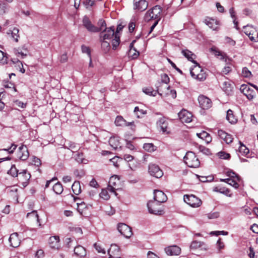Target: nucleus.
<instances>
[{"label":"nucleus","mask_w":258,"mask_h":258,"mask_svg":"<svg viewBox=\"0 0 258 258\" xmlns=\"http://www.w3.org/2000/svg\"><path fill=\"white\" fill-rule=\"evenodd\" d=\"M120 43V39L119 36L118 34H115L114 38L112 40V49L115 50L116 49L117 47L119 45Z\"/></svg>","instance_id":"49530a36"},{"label":"nucleus","mask_w":258,"mask_h":258,"mask_svg":"<svg viewBox=\"0 0 258 258\" xmlns=\"http://www.w3.org/2000/svg\"><path fill=\"white\" fill-rule=\"evenodd\" d=\"M13 52L17 57L23 58L27 56L28 49L26 45L13 49Z\"/></svg>","instance_id":"6ab92c4d"},{"label":"nucleus","mask_w":258,"mask_h":258,"mask_svg":"<svg viewBox=\"0 0 258 258\" xmlns=\"http://www.w3.org/2000/svg\"><path fill=\"white\" fill-rule=\"evenodd\" d=\"M31 163L32 164H34V165H35L37 167H39L41 164L40 159L36 157H33L32 158Z\"/></svg>","instance_id":"0e129e2a"},{"label":"nucleus","mask_w":258,"mask_h":258,"mask_svg":"<svg viewBox=\"0 0 258 258\" xmlns=\"http://www.w3.org/2000/svg\"><path fill=\"white\" fill-rule=\"evenodd\" d=\"M132 163L128 164V167L131 170L135 171L140 166V163L138 161L133 160Z\"/></svg>","instance_id":"864d4df0"},{"label":"nucleus","mask_w":258,"mask_h":258,"mask_svg":"<svg viewBox=\"0 0 258 258\" xmlns=\"http://www.w3.org/2000/svg\"><path fill=\"white\" fill-rule=\"evenodd\" d=\"M222 88L226 93L229 94L232 90L231 82L229 81L223 82L222 85Z\"/></svg>","instance_id":"c9c22d12"},{"label":"nucleus","mask_w":258,"mask_h":258,"mask_svg":"<svg viewBox=\"0 0 258 258\" xmlns=\"http://www.w3.org/2000/svg\"><path fill=\"white\" fill-rule=\"evenodd\" d=\"M11 61H12V62L13 64H15L16 63V64H17L18 65V66L20 69V71L22 73H25V69L24 68H22L23 67V64H22L21 61H20L18 59H11Z\"/></svg>","instance_id":"5fc2aeb1"},{"label":"nucleus","mask_w":258,"mask_h":258,"mask_svg":"<svg viewBox=\"0 0 258 258\" xmlns=\"http://www.w3.org/2000/svg\"><path fill=\"white\" fill-rule=\"evenodd\" d=\"M143 91L146 94L152 96H155L158 93L157 90H154L151 87L144 88L143 89Z\"/></svg>","instance_id":"58836bf2"},{"label":"nucleus","mask_w":258,"mask_h":258,"mask_svg":"<svg viewBox=\"0 0 258 258\" xmlns=\"http://www.w3.org/2000/svg\"><path fill=\"white\" fill-rule=\"evenodd\" d=\"M181 53L189 61L192 62L194 63L197 62L194 60L196 58V55L191 51L187 49H183Z\"/></svg>","instance_id":"c85d7f7f"},{"label":"nucleus","mask_w":258,"mask_h":258,"mask_svg":"<svg viewBox=\"0 0 258 258\" xmlns=\"http://www.w3.org/2000/svg\"><path fill=\"white\" fill-rule=\"evenodd\" d=\"M226 119L231 124H234L237 122V119L233 114L232 110L229 109L227 111Z\"/></svg>","instance_id":"473e14b6"},{"label":"nucleus","mask_w":258,"mask_h":258,"mask_svg":"<svg viewBox=\"0 0 258 258\" xmlns=\"http://www.w3.org/2000/svg\"><path fill=\"white\" fill-rule=\"evenodd\" d=\"M197 136L205 141L207 144L210 143L212 141V138L210 134L205 131H202L200 133H197Z\"/></svg>","instance_id":"7c9ffc66"},{"label":"nucleus","mask_w":258,"mask_h":258,"mask_svg":"<svg viewBox=\"0 0 258 258\" xmlns=\"http://www.w3.org/2000/svg\"><path fill=\"white\" fill-rule=\"evenodd\" d=\"M148 3L145 0H134V9L142 12L145 11L148 8Z\"/></svg>","instance_id":"2eb2a0df"},{"label":"nucleus","mask_w":258,"mask_h":258,"mask_svg":"<svg viewBox=\"0 0 258 258\" xmlns=\"http://www.w3.org/2000/svg\"><path fill=\"white\" fill-rule=\"evenodd\" d=\"M68 55H67V53L66 52H64V53L60 55L59 57V61L61 63L66 62L68 61Z\"/></svg>","instance_id":"338daca9"},{"label":"nucleus","mask_w":258,"mask_h":258,"mask_svg":"<svg viewBox=\"0 0 258 258\" xmlns=\"http://www.w3.org/2000/svg\"><path fill=\"white\" fill-rule=\"evenodd\" d=\"M214 190L220 193L224 194L229 197L231 196V195L229 194L230 190L228 188L225 187H216Z\"/></svg>","instance_id":"de8ad7c7"},{"label":"nucleus","mask_w":258,"mask_h":258,"mask_svg":"<svg viewBox=\"0 0 258 258\" xmlns=\"http://www.w3.org/2000/svg\"><path fill=\"white\" fill-rule=\"evenodd\" d=\"M204 245V243L201 241H198L197 240L194 241L191 243L190 247L191 249H198L200 247H201L203 245Z\"/></svg>","instance_id":"8fccbe9b"},{"label":"nucleus","mask_w":258,"mask_h":258,"mask_svg":"<svg viewBox=\"0 0 258 258\" xmlns=\"http://www.w3.org/2000/svg\"><path fill=\"white\" fill-rule=\"evenodd\" d=\"M218 135L227 144H230L233 141L232 136L222 130H218Z\"/></svg>","instance_id":"5701e85b"},{"label":"nucleus","mask_w":258,"mask_h":258,"mask_svg":"<svg viewBox=\"0 0 258 258\" xmlns=\"http://www.w3.org/2000/svg\"><path fill=\"white\" fill-rule=\"evenodd\" d=\"M134 112L135 113L138 118L142 117L143 115L147 113V111L144 109H140L138 106L135 107L134 109Z\"/></svg>","instance_id":"a19ab883"},{"label":"nucleus","mask_w":258,"mask_h":258,"mask_svg":"<svg viewBox=\"0 0 258 258\" xmlns=\"http://www.w3.org/2000/svg\"><path fill=\"white\" fill-rule=\"evenodd\" d=\"M19 179L23 182H26L30 178L31 175L26 170H23L18 175Z\"/></svg>","instance_id":"c756f323"},{"label":"nucleus","mask_w":258,"mask_h":258,"mask_svg":"<svg viewBox=\"0 0 258 258\" xmlns=\"http://www.w3.org/2000/svg\"><path fill=\"white\" fill-rule=\"evenodd\" d=\"M240 90L249 100H252L256 96L255 92L250 87L249 85H241Z\"/></svg>","instance_id":"6e6552de"},{"label":"nucleus","mask_w":258,"mask_h":258,"mask_svg":"<svg viewBox=\"0 0 258 258\" xmlns=\"http://www.w3.org/2000/svg\"><path fill=\"white\" fill-rule=\"evenodd\" d=\"M156 125L157 128L163 133L168 132V122L166 117L163 116L159 118L156 122Z\"/></svg>","instance_id":"4468645a"},{"label":"nucleus","mask_w":258,"mask_h":258,"mask_svg":"<svg viewBox=\"0 0 258 258\" xmlns=\"http://www.w3.org/2000/svg\"><path fill=\"white\" fill-rule=\"evenodd\" d=\"M115 34L113 27L105 28L100 34V39L101 40L103 39L105 40H110L112 37H114Z\"/></svg>","instance_id":"ddd939ff"},{"label":"nucleus","mask_w":258,"mask_h":258,"mask_svg":"<svg viewBox=\"0 0 258 258\" xmlns=\"http://www.w3.org/2000/svg\"><path fill=\"white\" fill-rule=\"evenodd\" d=\"M139 52L135 48H131L128 51V55L132 59L137 58L139 55Z\"/></svg>","instance_id":"09e8293b"},{"label":"nucleus","mask_w":258,"mask_h":258,"mask_svg":"<svg viewBox=\"0 0 258 258\" xmlns=\"http://www.w3.org/2000/svg\"><path fill=\"white\" fill-rule=\"evenodd\" d=\"M120 184V180L117 175L112 176L109 179L108 189L111 192H113L116 195L115 190L119 189L118 185Z\"/></svg>","instance_id":"0eeeda50"},{"label":"nucleus","mask_w":258,"mask_h":258,"mask_svg":"<svg viewBox=\"0 0 258 258\" xmlns=\"http://www.w3.org/2000/svg\"><path fill=\"white\" fill-rule=\"evenodd\" d=\"M161 80L162 84H168L169 82V78L166 74H164L161 75Z\"/></svg>","instance_id":"774afa93"},{"label":"nucleus","mask_w":258,"mask_h":258,"mask_svg":"<svg viewBox=\"0 0 258 258\" xmlns=\"http://www.w3.org/2000/svg\"><path fill=\"white\" fill-rule=\"evenodd\" d=\"M242 75L245 78H250L251 77L252 74L251 72L246 67H244L242 69Z\"/></svg>","instance_id":"13d9d810"},{"label":"nucleus","mask_w":258,"mask_h":258,"mask_svg":"<svg viewBox=\"0 0 258 258\" xmlns=\"http://www.w3.org/2000/svg\"><path fill=\"white\" fill-rule=\"evenodd\" d=\"M115 124L116 126H130L133 125L134 123V121L127 122L121 116H117L115 120Z\"/></svg>","instance_id":"bb28decb"},{"label":"nucleus","mask_w":258,"mask_h":258,"mask_svg":"<svg viewBox=\"0 0 258 258\" xmlns=\"http://www.w3.org/2000/svg\"><path fill=\"white\" fill-rule=\"evenodd\" d=\"M74 253L78 257H83L86 255V251L84 247L81 245H78L75 247Z\"/></svg>","instance_id":"cd10ccee"},{"label":"nucleus","mask_w":258,"mask_h":258,"mask_svg":"<svg viewBox=\"0 0 258 258\" xmlns=\"http://www.w3.org/2000/svg\"><path fill=\"white\" fill-rule=\"evenodd\" d=\"M218 156L220 158L223 159H228L230 158V154L228 153H226L224 152H220L218 153Z\"/></svg>","instance_id":"69168bd1"},{"label":"nucleus","mask_w":258,"mask_h":258,"mask_svg":"<svg viewBox=\"0 0 258 258\" xmlns=\"http://www.w3.org/2000/svg\"><path fill=\"white\" fill-rule=\"evenodd\" d=\"M240 180V177H235V178H229L228 184L232 186L235 188L239 187L238 182Z\"/></svg>","instance_id":"e433bc0d"},{"label":"nucleus","mask_w":258,"mask_h":258,"mask_svg":"<svg viewBox=\"0 0 258 258\" xmlns=\"http://www.w3.org/2000/svg\"><path fill=\"white\" fill-rule=\"evenodd\" d=\"M243 31L251 41L255 42L258 41V31L252 25H247L244 26Z\"/></svg>","instance_id":"20e7f679"},{"label":"nucleus","mask_w":258,"mask_h":258,"mask_svg":"<svg viewBox=\"0 0 258 258\" xmlns=\"http://www.w3.org/2000/svg\"><path fill=\"white\" fill-rule=\"evenodd\" d=\"M147 206L149 212L151 214L160 215L163 213L161 203L154 201H151L148 203Z\"/></svg>","instance_id":"39448f33"},{"label":"nucleus","mask_w":258,"mask_h":258,"mask_svg":"<svg viewBox=\"0 0 258 258\" xmlns=\"http://www.w3.org/2000/svg\"><path fill=\"white\" fill-rule=\"evenodd\" d=\"M230 15H231V17L233 19V23L234 24V25H235V28L236 29H238V22L237 21H236V19H235V12L234 11V10L233 8H231L230 9Z\"/></svg>","instance_id":"680f3d73"},{"label":"nucleus","mask_w":258,"mask_h":258,"mask_svg":"<svg viewBox=\"0 0 258 258\" xmlns=\"http://www.w3.org/2000/svg\"><path fill=\"white\" fill-rule=\"evenodd\" d=\"M17 156L19 158L23 161H25L29 157V153L26 146L22 145L19 148L17 153Z\"/></svg>","instance_id":"dca6fc26"},{"label":"nucleus","mask_w":258,"mask_h":258,"mask_svg":"<svg viewBox=\"0 0 258 258\" xmlns=\"http://www.w3.org/2000/svg\"><path fill=\"white\" fill-rule=\"evenodd\" d=\"M149 172L150 175L156 178H160L163 173L159 166L155 164H150L149 165Z\"/></svg>","instance_id":"9d476101"},{"label":"nucleus","mask_w":258,"mask_h":258,"mask_svg":"<svg viewBox=\"0 0 258 258\" xmlns=\"http://www.w3.org/2000/svg\"><path fill=\"white\" fill-rule=\"evenodd\" d=\"M108 191L109 190L108 189V187L106 189H103L101 190V192L100 193V197L104 200H108L110 198V196L108 194Z\"/></svg>","instance_id":"37998d69"},{"label":"nucleus","mask_w":258,"mask_h":258,"mask_svg":"<svg viewBox=\"0 0 258 258\" xmlns=\"http://www.w3.org/2000/svg\"><path fill=\"white\" fill-rule=\"evenodd\" d=\"M205 23L213 30L217 31L219 29V22L215 19L207 18L205 20Z\"/></svg>","instance_id":"412c9836"},{"label":"nucleus","mask_w":258,"mask_h":258,"mask_svg":"<svg viewBox=\"0 0 258 258\" xmlns=\"http://www.w3.org/2000/svg\"><path fill=\"white\" fill-rule=\"evenodd\" d=\"M3 86L6 88H13L15 92L17 91L14 84L8 81H4L3 82Z\"/></svg>","instance_id":"6e6d98bb"},{"label":"nucleus","mask_w":258,"mask_h":258,"mask_svg":"<svg viewBox=\"0 0 258 258\" xmlns=\"http://www.w3.org/2000/svg\"><path fill=\"white\" fill-rule=\"evenodd\" d=\"M178 117L182 122L189 123L192 121V114L185 109H182L178 113Z\"/></svg>","instance_id":"9b49d317"},{"label":"nucleus","mask_w":258,"mask_h":258,"mask_svg":"<svg viewBox=\"0 0 258 258\" xmlns=\"http://www.w3.org/2000/svg\"><path fill=\"white\" fill-rule=\"evenodd\" d=\"M101 48L104 53H107L110 49V43L107 41L102 39L101 40Z\"/></svg>","instance_id":"ea45409f"},{"label":"nucleus","mask_w":258,"mask_h":258,"mask_svg":"<svg viewBox=\"0 0 258 258\" xmlns=\"http://www.w3.org/2000/svg\"><path fill=\"white\" fill-rule=\"evenodd\" d=\"M240 146L239 147V153L243 156L247 155L249 152V149L241 142H239Z\"/></svg>","instance_id":"4c0bfd02"},{"label":"nucleus","mask_w":258,"mask_h":258,"mask_svg":"<svg viewBox=\"0 0 258 258\" xmlns=\"http://www.w3.org/2000/svg\"><path fill=\"white\" fill-rule=\"evenodd\" d=\"M167 199L166 195L161 190H155L154 192V201L159 203L165 202Z\"/></svg>","instance_id":"f3484780"},{"label":"nucleus","mask_w":258,"mask_h":258,"mask_svg":"<svg viewBox=\"0 0 258 258\" xmlns=\"http://www.w3.org/2000/svg\"><path fill=\"white\" fill-rule=\"evenodd\" d=\"M18 171L16 166L13 165L12 166L11 169L8 171V173L11 175L13 177L18 176L19 173Z\"/></svg>","instance_id":"603ef678"},{"label":"nucleus","mask_w":258,"mask_h":258,"mask_svg":"<svg viewBox=\"0 0 258 258\" xmlns=\"http://www.w3.org/2000/svg\"><path fill=\"white\" fill-rule=\"evenodd\" d=\"M0 62L2 63H7L8 62V57L6 55V54L1 50H0Z\"/></svg>","instance_id":"052dcab7"},{"label":"nucleus","mask_w":258,"mask_h":258,"mask_svg":"<svg viewBox=\"0 0 258 258\" xmlns=\"http://www.w3.org/2000/svg\"><path fill=\"white\" fill-rule=\"evenodd\" d=\"M9 241L10 245L13 247H18L21 243V240L19 238L18 234L17 232L11 234Z\"/></svg>","instance_id":"aec40b11"},{"label":"nucleus","mask_w":258,"mask_h":258,"mask_svg":"<svg viewBox=\"0 0 258 258\" xmlns=\"http://www.w3.org/2000/svg\"><path fill=\"white\" fill-rule=\"evenodd\" d=\"M78 207L77 210L82 215L84 212L85 210L86 209V206L84 202H81L80 203H77Z\"/></svg>","instance_id":"3c124183"},{"label":"nucleus","mask_w":258,"mask_h":258,"mask_svg":"<svg viewBox=\"0 0 258 258\" xmlns=\"http://www.w3.org/2000/svg\"><path fill=\"white\" fill-rule=\"evenodd\" d=\"M165 251L168 255H177L180 253L181 249L178 246L172 245L166 247L165 248Z\"/></svg>","instance_id":"393cba45"},{"label":"nucleus","mask_w":258,"mask_h":258,"mask_svg":"<svg viewBox=\"0 0 258 258\" xmlns=\"http://www.w3.org/2000/svg\"><path fill=\"white\" fill-rule=\"evenodd\" d=\"M98 24L99 26V27L98 28L99 30V31H102V30L103 31L104 28V29L106 28V24L104 20H103L102 19L99 20L98 22Z\"/></svg>","instance_id":"e2e57ef3"},{"label":"nucleus","mask_w":258,"mask_h":258,"mask_svg":"<svg viewBox=\"0 0 258 258\" xmlns=\"http://www.w3.org/2000/svg\"><path fill=\"white\" fill-rule=\"evenodd\" d=\"M170 87L168 84H160L159 87H157V92L161 96L165 97L169 94Z\"/></svg>","instance_id":"4be33fe9"},{"label":"nucleus","mask_w":258,"mask_h":258,"mask_svg":"<svg viewBox=\"0 0 258 258\" xmlns=\"http://www.w3.org/2000/svg\"><path fill=\"white\" fill-rule=\"evenodd\" d=\"M184 201L194 208H197L202 205V201L194 195H184Z\"/></svg>","instance_id":"423d86ee"},{"label":"nucleus","mask_w":258,"mask_h":258,"mask_svg":"<svg viewBox=\"0 0 258 258\" xmlns=\"http://www.w3.org/2000/svg\"><path fill=\"white\" fill-rule=\"evenodd\" d=\"M195 65L190 70L191 77L199 81H204L207 77V74L198 62H195Z\"/></svg>","instance_id":"f257e3e1"},{"label":"nucleus","mask_w":258,"mask_h":258,"mask_svg":"<svg viewBox=\"0 0 258 258\" xmlns=\"http://www.w3.org/2000/svg\"><path fill=\"white\" fill-rule=\"evenodd\" d=\"M83 23L84 26L88 30V31L91 32H97L99 31L98 27L94 26L86 16L84 17L83 19Z\"/></svg>","instance_id":"a211bd4d"},{"label":"nucleus","mask_w":258,"mask_h":258,"mask_svg":"<svg viewBox=\"0 0 258 258\" xmlns=\"http://www.w3.org/2000/svg\"><path fill=\"white\" fill-rule=\"evenodd\" d=\"M19 32V30L17 28L15 27L12 30H9V31L7 32V34L8 35L11 34L12 38H13L16 42H18L20 37Z\"/></svg>","instance_id":"72a5a7b5"},{"label":"nucleus","mask_w":258,"mask_h":258,"mask_svg":"<svg viewBox=\"0 0 258 258\" xmlns=\"http://www.w3.org/2000/svg\"><path fill=\"white\" fill-rule=\"evenodd\" d=\"M117 229L120 234L126 238H130L133 235L131 228L125 224H119Z\"/></svg>","instance_id":"1a4fd4ad"},{"label":"nucleus","mask_w":258,"mask_h":258,"mask_svg":"<svg viewBox=\"0 0 258 258\" xmlns=\"http://www.w3.org/2000/svg\"><path fill=\"white\" fill-rule=\"evenodd\" d=\"M198 101L200 106L204 109H207L212 106L211 99L204 95L199 96Z\"/></svg>","instance_id":"f8f14e48"},{"label":"nucleus","mask_w":258,"mask_h":258,"mask_svg":"<svg viewBox=\"0 0 258 258\" xmlns=\"http://www.w3.org/2000/svg\"><path fill=\"white\" fill-rule=\"evenodd\" d=\"M144 149L149 152H152L156 150V147L152 143H146L143 146Z\"/></svg>","instance_id":"a18cd8bd"},{"label":"nucleus","mask_w":258,"mask_h":258,"mask_svg":"<svg viewBox=\"0 0 258 258\" xmlns=\"http://www.w3.org/2000/svg\"><path fill=\"white\" fill-rule=\"evenodd\" d=\"M94 247L96 249V250L99 253H101L103 254L105 253V250L104 248H103L101 245V244L99 243H95L94 244Z\"/></svg>","instance_id":"4d7b16f0"},{"label":"nucleus","mask_w":258,"mask_h":258,"mask_svg":"<svg viewBox=\"0 0 258 258\" xmlns=\"http://www.w3.org/2000/svg\"><path fill=\"white\" fill-rule=\"evenodd\" d=\"M53 190L56 194H61L63 191L62 184L59 182L55 183L53 186Z\"/></svg>","instance_id":"79ce46f5"},{"label":"nucleus","mask_w":258,"mask_h":258,"mask_svg":"<svg viewBox=\"0 0 258 258\" xmlns=\"http://www.w3.org/2000/svg\"><path fill=\"white\" fill-rule=\"evenodd\" d=\"M184 162L190 168H198L200 165V162L195 154L192 152H187L184 157Z\"/></svg>","instance_id":"f03ea898"},{"label":"nucleus","mask_w":258,"mask_h":258,"mask_svg":"<svg viewBox=\"0 0 258 258\" xmlns=\"http://www.w3.org/2000/svg\"><path fill=\"white\" fill-rule=\"evenodd\" d=\"M161 12V7L159 6H156L146 13L145 16V20L146 21H150L151 20H158Z\"/></svg>","instance_id":"7ed1b4c3"},{"label":"nucleus","mask_w":258,"mask_h":258,"mask_svg":"<svg viewBox=\"0 0 258 258\" xmlns=\"http://www.w3.org/2000/svg\"><path fill=\"white\" fill-rule=\"evenodd\" d=\"M49 244L51 248L58 249L60 246L59 236L50 237L49 239Z\"/></svg>","instance_id":"a878e982"},{"label":"nucleus","mask_w":258,"mask_h":258,"mask_svg":"<svg viewBox=\"0 0 258 258\" xmlns=\"http://www.w3.org/2000/svg\"><path fill=\"white\" fill-rule=\"evenodd\" d=\"M109 144L114 149H117L120 148L119 140L118 137H112L109 140Z\"/></svg>","instance_id":"2f4dec72"},{"label":"nucleus","mask_w":258,"mask_h":258,"mask_svg":"<svg viewBox=\"0 0 258 258\" xmlns=\"http://www.w3.org/2000/svg\"><path fill=\"white\" fill-rule=\"evenodd\" d=\"M119 248L116 244H111L110 249L108 250L109 258H121L118 257L119 253Z\"/></svg>","instance_id":"b1692460"},{"label":"nucleus","mask_w":258,"mask_h":258,"mask_svg":"<svg viewBox=\"0 0 258 258\" xmlns=\"http://www.w3.org/2000/svg\"><path fill=\"white\" fill-rule=\"evenodd\" d=\"M27 217H32L34 219L36 220L37 222L38 223L39 226H41L39 216L36 211L34 210L31 212L28 213L27 214Z\"/></svg>","instance_id":"c03bdc74"},{"label":"nucleus","mask_w":258,"mask_h":258,"mask_svg":"<svg viewBox=\"0 0 258 258\" xmlns=\"http://www.w3.org/2000/svg\"><path fill=\"white\" fill-rule=\"evenodd\" d=\"M72 189L74 194L76 195H79L81 192L80 182L78 181H75L72 186Z\"/></svg>","instance_id":"f704fd0d"},{"label":"nucleus","mask_w":258,"mask_h":258,"mask_svg":"<svg viewBox=\"0 0 258 258\" xmlns=\"http://www.w3.org/2000/svg\"><path fill=\"white\" fill-rule=\"evenodd\" d=\"M7 10V6L5 2L0 1V13L2 14H5Z\"/></svg>","instance_id":"bf43d9fd"}]
</instances>
